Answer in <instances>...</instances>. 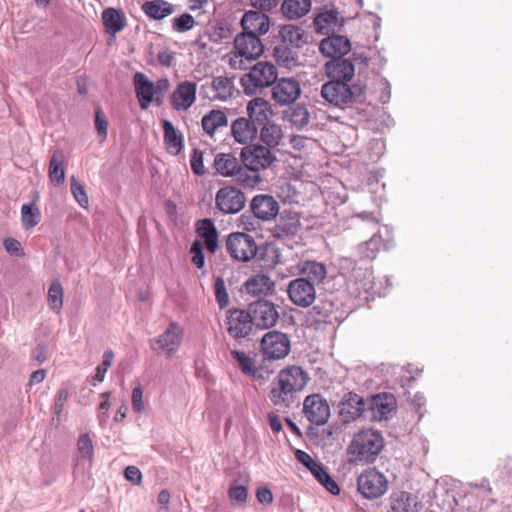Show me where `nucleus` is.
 Here are the masks:
<instances>
[{"label":"nucleus","instance_id":"f257e3e1","mask_svg":"<svg viewBox=\"0 0 512 512\" xmlns=\"http://www.w3.org/2000/svg\"><path fill=\"white\" fill-rule=\"evenodd\" d=\"M309 375L300 366L281 369L270 385L269 399L275 406L289 408L297 401V393L302 391Z\"/></svg>","mask_w":512,"mask_h":512},{"label":"nucleus","instance_id":"f03ea898","mask_svg":"<svg viewBox=\"0 0 512 512\" xmlns=\"http://www.w3.org/2000/svg\"><path fill=\"white\" fill-rule=\"evenodd\" d=\"M383 446L384 440L378 431L365 429L353 436L348 452L355 461L373 462Z\"/></svg>","mask_w":512,"mask_h":512},{"label":"nucleus","instance_id":"7ed1b4c3","mask_svg":"<svg viewBox=\"0 0 512 512\" xmlns=\"http://www.w3.org/2000/svg\"><path fill=\"white\" fill-rule=\"evenodd\" d=\"M277 80V68L270 62H257L240 82L246 95H254Z\"/></svg>","mask_w":512,"mask_h":512},{"label":"nucleus","instance_id":"20e7f679","mask_svg":"<svg viewBox=\"0 0 512 512\" xmlns=\"http://www.w3.org/2000/svg\"><path fill=\"white\" fill-rule=\"evenodd\" d=\"M357 488L364 498L378 499L388 491V480L380 471L368 468L358 476Z\"/></svg>","mask_w":512,"mask_h":512},{"label":"nucleus","instance_id":"39448f33","mask_svg":"<svg viewBox=\"0 0 512 512\" xmlns=\"http://www.w3.org/2000/svg\"><path fill=\"white\" fill-rule=\"evenodd\" d=\"M226 250L234 260L249 262L256 256L258 246L251 235L234 232L229 234L226 239Z\"/></svg>","mask_w":512,"mask_h":512},{"label":"nucleus","instance_id":"423d86ee","mask_svg":"<svg viewBox=\"0 0 512 512\" xmlns=\"http://www.w3.org/2000/svg\"><path fill=\"white\" fill-rule=\"evenodd\" d=\"M346 0H322V35L340 33L347 18L344 16L342 6Z\"/></svg>","mask_w":512,"mask_h":512},{"label":"nucleus","instance_id":"0eeeda50","mask_svg":"<svg viewBox=\"0 0 512 512\" xmlns=\"http://www.w3.org/2000/svg\"><path fill=\"white\" fill-rule=\"evenodd\" d=\"M183 339V329L177 322H171L167 329L158 337L149 341L150 348L156 353L172 357L179 349Z\"/></svg>","mask_w":512,"mask_h":512},{"label":"nucleus","instance_id":"6e6552de","mask_svg":"<svg viewBox=\"0 0 512 512\" xmlns=\"http://www.w3.org/2000/svg\"><path fill=\"white\" fill-rule=\"evenodd\" d=\"M241 160L256 173L269 168L275 161L276 156L269 148L260 144H250L242 148Z\"/></svg>","mask_w":512,"mask_h":512},{"label":"nucleus","instance_id":"1a4fd4ad","mask_svg":"<svg viewBox=\"0 0 512 512\" xmlns=\"http://www.w3.org/2000/svg\"><path fill=\"white\" fill-rule=\"evenodd\" d=\"M261 349L269 359H282L290 352V340L283 332L269 331L262 337Z\"/></svg>","mask_w":512,"mask_h":512},{"label":"nucleus","instance_id":"9d476101","mask_svg":"<svg viewBox=\"0 0 512 512\" xmlns=\"http://www.w3.org/2000/svg\"><path fill=\"white\" fill-rule=\"evenodd\" d=\"M246 202L244 193L232 186L220 188L215 196L216 207L224 214H236L241 211Z\"/></svg>","mask_w":512,"mask_h":512},{"label":"nucleus","instance_id":"9b49d317","mask_svg":"<svg viewBox=\"0 0 512 512\" xmlns=\"http://www.w3.org/2000/svg\"><path fill=\"white\" fill-rule=\"evenodd\" d=\"M247 310L256 328L268 329L274 326L279 318L276 307L268 300H257L249 304Z\"/></svg>","mask_w":512,"mask_h":512},{"label":"nucleus","instance_id":"f8f14e48","mask_svg":"<svg viewBox=\"0 0 512 512\" xmlns=\"http://www.w3.org/2000/svg\"><path fill=\"white\" fill-rule=\"evenodd\" d=\"M253 320L248 310L232 309L227 316V332L236 339L248 337L254 328Z\"/></svg>","mask_w":512,"mask_h":512},{"label":"nucleus","instance_id":"ddd939ff","mask_svg":"<svg viewBox=\"0 0 512 512\" xmlns=\"http://www.w3.org/2000/svg\"><path fill=\"white\" fill-rule=\"evenodd\" d=\"M290 300L297 306L308 307L316 297L314 284L307 278L290 281L287 289Z\"/></svg>","mask_w":512,"mask_h":512},{"label":"nucleus","instance_id":"4468645a","mask_svg":"<svg viewBox=\"0 0 512 512\" xmlns=\"http://www.w3.org/2000/svg\"><path fill=\"white\" fill-rule=\"evenodd\" d=\"M303 413L310 422L306 431V436L311 443L318 445V427L320 426V394H312L305 398L303 403Z\"/></svg>","mask_w":512,"mask_h":512},{"label":"nucleus","instance_id":"2eb2a0df","mask_svg":"<svg viewBox=\"0 0 512 512\" xmlns=\"http://www.w3.org/2000/svg\"><path fill=\"white\" fill-rule=\"evenodd\" d=\"M300 94V84L292 77L276 80L272 88V98L280 105L293 104Z\"/></svg>","mask_w":512,"mask_h":512},{"label":"nucleus","instance_id":"dca6fc26","mask_svg":"<svg viewBox=\"0 0 512 512\" xmlns=\"http://www.w3.org/2000/svg\"><path fill=\"white\" fill-rule=\"evenodd\" d=\"M234 47L237 53L247 60H255L264 52L262 41L254 34H238L234 40Z\"/></svg>","mask_w":512,"mask_h":512},{"label":"nucleus","instance_id":"f3484780","mask_svg":"<svg viewBox=\"0 0 512 512\" xmlns=\"http://www.w3.org/2000/svg\"><path fill=\"white\" fill-rule=\"evenodd\" d=\"M242 33L260 37L270 29V18L264 12L249 10L241 18Z\"/></svg>","mask_w":512,"mask_h":512},{"label":"nucleus","instance_id":"a211bd4d","mask_svg":"<svg viewBox=\"0 0 512 512\" xmlns=\"http://www.w3.org/2000/svg\"><path fill=\"white\" fill-rule=\"evenodd\" d=\"M250 209L256 218L262 221H270L277 216L279 204L273 196L259 194L251 200Z\"/></svg>","mask_w":512,"mask_h":512},{"label":"nucleus","instance_id":"6ab92c4d","mask_svg":"<svg viewBox=\"0 0 512 512\" xmlns=\"http://www.w3.org/2000/svg\"><path fill=\"white\" fill-rule=\"evenodd\" d=\"M351 50L350 40L338 33H330L322 39V54L333 59H342Z\"/></svg>","mask_w":512,"mask_h":512},{"label":"nucleus","instance_id":"aec40b11","mask_svg":"<svg viewBox=\"0 0 512 512\" xmlns=\"http://www.w3.org/2000/svg\"><path fill=\"white\" fill-rule=\"evenodd\" d=\"M371 419L381 421L387 419L396 408V399L392 394H378L369 400Z\"/></svg>","mask_w":512,"mask_h":512},{"label":"nucleus","instance_id":"412c9836","mask_svg":"<svg viewBox=\"0 0 512 512\" xmlns=\"http://www.w3.org/2000/svg\"><path fill=\"white\" fill-rule=\"evenodd\" d=\"M197 85L195 82L183 81L178 84L171 95V103L174 109L187 110L196 100Z\"/></svg>","mask_w":512,"mask_h":512},{"label":"nucleus","instance_id":"4be33fe9","mask_svg":"<svg viewBox=\"0 0 512 512\" xmlns=\"http://www.w3.org/2000/svg\"><path fill=\"white\" fill-rule=\"evenodd\" d=\"M322 97L331 104L340 106L350 101L352 94L347 83L329 81L322 85Z\"/></svg>","mask_w":512,"mask_h":512},{"label":"nucleus","instance_id":"5701e85b","mask_svg":"<svg viewBox=\"0 0 512 512\" xmlns=\"http://www.w3.org/2000/svg\"><path fill=\"white\" fill-rule=\"evenodd\" d=\"M136 96L141 109L146 110L152 101H155L154 83L142 72H136L133 76Z\"/></svg>","mask_w":512,"mask_h":512},{"label":"nucleus","instance_id":"b1692460","mask_svg":"<svg viewBox=\"0 0 512 512\" xmlns=\"http://www.w3.org/2000/svg\"><path fill=\"white\" fill-rule=\"evenodd\" d=\"M354 65L347 59H333L325 64V71L330 81L347 83L354 76Z\"/></svg>","mask_w":512,"mask_h":512},{"label":"nucleus","instance_id":"393cba45","mask_svg":"<svg viewBox=\"0 0 512 512\" xmlns=\"http://www.w3.org/2000/svg\"><path fill=\"white\" fill-rule=\"evenodd\" d=\"M364 401L357 394L349 393L347 397L340 402L339 416L344 422H349L361 416L364 412Z\"/></svg>","mask_w":512,"mask_h":512},{"label":"nucleus","instance_id":"a878e982","mask_svg":"<svg viewBox=\"0 0 512 512\" xmlns=\"http://www.w3.org/2000/svg\"><path fill=\"white\" fill-rule=\"evenodd\" d=\"M258 129L248 118L239 117L231 124V133L235 141L246 144L257 135Z\"/></svg>","mask_w":512,"mask_h":512},{"label":"nucleus","instance_id":"bb28decb","mask_svg":"<svg viewBox=\"0 0 512 512\" xmlns=\"http://www.w3.org/2000/svg\"><path fill=\"white\" fill-rule=\"evenodd\" d=\"M300 223L296 214L281 215L273 228V235L277 239H290L299 231Z\"/></svg>","mask_w":512,"mask_h":512},{"label":"nucleus","instance_id":"cd10ccee","mask_svg":"<svg viewBox=\"0 0 512 512\" xmlns=\"http://www.w3.org/2000/svg\"><path fill=\"white\" fill-rule=\"evenodd\" d=\"M247 114L249 116V120L254 125H264L268 121V118L271 114L269 103L262 98H255L249 101L247 105Z\"/></svg>","mask_w":512,"mask_h":512},{"label":"nucleus","instance_id":"c85d7f7f","mask_svg":"<svg viewBox=\"0 0 512 512\" xmlns=\"http://www.w3.org/2000/svg\"><path fill=\"white\" fill-rule=\"evenodd\" d=\"M197 233L203 238L207 250L215 253L218 249V231L211 219L205 218L198 222Z\"/></svg>","mask_w":512,"mask_h":512},{"label":"nucleus","instance_id":"c756f323","mask_svg":"<svg viewBox=\"0 0 512 512\" xmlns=\"http://www.w3.org/2000/svg\"><path fill=\"white\" fill-rule=\"evenodd\" d=\"M352 283L350 289H353L357 293V296L362 294H368L373 290V278L372 273L368 268L354 269L352 272Z\"/></svg>","mask_w":512,"mask_h":512},{"label":"nucleus","instance_id":"7c9ffc66","mask_svg":"<svg viewBox=\"0 0 512 512\" xmlns=\"http://www.w3.org/2000/svg\"><path fill=\"white\" fill-rule=\"evenodd\" d=\"M162 124L164 130V143L167 151L172 155L179 154L183 148L182 134L175 128L171 121L164 120Z\"/></svg>","mask_w":512,"mask_h":512},{"label":"nucleus","instance_id":"2f4dec72","mask_svg":"<svg viewBox=\"0 0 512 512\" xmlns=\"http://www.w3.org/2000/svg\"><path fill=\"white\" fill-rule=\"evenodd\" d=\"M142 10L151 19L162 20L174 13V6L165 0L146 1L142 5Z\"/></svg>","mask_w":512,"mask_h":512},{"label":"nucleus","instance_id":"473e14b6","mask_svg":"<svg viewBox=\"0 0 512 512\" xmlns=\"http://www.w3.org/2000/svg\"><path fill=\"white\" fill-rule=\"evenodd\" d=\"M245 290L254 296L267 295L274 290V282L269 276L258 274L245 282Z\"/></svg>","mask_w":512,"mask_h":512},{"label":"nucleus","instance_id":"72a5a7b5","mask_svg":"<svg viewBox=\"0 0 512 512\" xmlns=\"http://www.w3.org/2000/svg\"><path fill=\"white\" fill-rule=\"evenodd\" d=\"M311 9V0H284L281 5L283 15L296 20L305 16Z\"/></svg>","mask_w":512,"mask_h":512},{"label":"nucleus","instance_id":"f704fd0d","mask_svg":"<svg viewBox=\"0 0 512 512\" xmlns=\"http://www.w3.org/2000/svg\"><path fill=\"white\" fill-rule=\"evenodd\" d=\"M201 124L204 132L209 136H213L218 128L228 125V118L224 111L213 109L202 117Z\"/></svg>","mask_w":512,"mask_h":512},{"label":"nucleus","instance_id":"c9c22d12","mask_svg":"<svg viewBox=\"0 0 512 512\" xmlns=\"http://www.w3.org/2000/svg\"><path fill=\"white\" fill-rule=\"evenodd\" d=\"M102 22L107 32L115 34L124 29L126 18L121 10L107 8L102 12Z\"/></svg>","mask_w":512,"mask_h":512},{"label":"nucleus","instance_id":"e433bc0d","mask_svg":"<svg viewBox=\"0 0 512 512\" xmlns=\"http://www.w3.org/2000/svg\"><path fill=\"white\" fill-rule=\"evenodd\" d=\"M391 507L395 512H419V503L416 498L405 491L393 494Z\"/></svg>","mask_w":512,"mask_h":512},{"label":"nucleus","instance_id":"4c0bfd02","mask_svg":"<svg viewBox=\"0 0 512 512\" xmlns=\"http://www.w3.org/2000/svg\"><path fill=\"white\" fill-rule=\"evenodd\" d=\"M283 139V131L280 125L272 122H267L260 129V140L265 144V147L272 150L279 146Z\"/></svg>","mask_w":512,"mask_h":512},{"label":"nucleus","instance_id":"58836bf2","mask_svg":"<svg viewBox=\"0 0 512 512\" xmlns=\"http://www.w3.org/2000/svg\"><path fill=\"white\" fill-rule=\"evenodd\" d=\"M210 88L215 92L211 99L224 101L232 96L234 84L227 76H217L213 77Z\"/></svg>","mask_w":512,"mask_h":512},{"label":"nucleus","instance_id":"ea45409f","mask_svg":"<svg viewBox=\"0 0 512 512\" xmlns=\"http://www.w3.org/2000/svg\"><path fill=\"white\" fill-rule=\"evenodd\" d=\"M304 35V31L301 28L292 24L283 25L278 32L280 42L296 48L300 47L305 42L303 39Z\"/></svg>","mask_w":512,"mask_h":512},{"label":"nucleus","instance_id":"a19ab883","mask_svg":"<svg viewBox=\"0 0 512 512\" xmlns=\"http://www.w3.org/2000/svg\"><path fill=\"white\" fill-rule=\"evenodd\" d=\"M289 44L278 42L273 48V56L279 65L291 67L296 63L297 52Z\"/></svg>","mask_w":512,"mask_h":512},{"label":"nucleus","instance_id":"79ce46f5","mask_svg":"<svg viewBox=\"0 0 512 512\" xmlns=\"http://www.w3.org/2000/svg\"><path fill=\"white\" fill-rule=\"evenodd\" d=\"M238 159L231 153H219L215 156L214 167L216 171L225 177H231L238 167Z\"/></svg>","mask_w":512,"mask_h":512},{"label":"nucleus","instance_id":"37998d69","mask_svg":"<svg viewBox=\"0 0 512 512\" xmlns=\"http://www.w3.org/2000/svg\"><path fill=\"white\" fill-rule=\"evenodd\" d=\"M64 155L60 150L55 151L49 162V178L53 183L62 184L65 180Z\"/></svg>","mask_w":512,"mask_h":512},{"label":"nucleus","instance_id":"c03bdc74","mask_svg":"<svg viewBox=\"0 0 512 512\" xmlns=\"http://www.w3.org/2000/svg\"><path fill=\"white\" fill-rule=\"evenodd\" d=\"M231 177L247 187H254L261 181L259 173L250 170V168L245 164L242 166L240 163H238V167L235 169L234 174H232Z\"/></svg>","mask_w":512,"mask_h":512},{"label":"nucleus","instance_id":"a18cd8bd","mask_svg":"<svg viewBox=\"0 0 512 512\" xmlns=\"http://www.w3.org/2000/svg\"><path fill=\"white\" fill-rule=\"evenodd\" d=\"M381 246V237L373 235L368 241L357 247V254L362 260H373Z\"/></svg>","mask_w":512,"mask_h":512},{"label":"nucleus","instance_id":"49530a36","mask_svg":"<svg viewBox=\"0 0 512 512\" xmlns=\"http://www.w3.org/2000/svg\"><path fill=\"white\" fill-rule=\"evenodd\" d=\"M284 118L295 127L302 128L307 125L310 119V114L305 106L297 105L289 108L284 112Z\"/></svg>","mask_w":512,"mask_h":512},{"label":"nucleus","instance_id":"de8ad7c7","mask_svg":"<svg viewBox=\"0 0 512 512\" xmlns=\"http://www.w3.org/2000/svg\"><path fill=\"white\" fill-rule=\"evenodd\" d=\"M21 221L23 228L26 230L35 227L40 221L39 208L34 203L22 205Z\"/></svg>","mask_w":512,"mask_h":512},{"label":"nucleus","instance_id":"09e8293b","mask_svg":"<svg viewBox=\"0 0 512 512\" xmlns=\"http://www.w3.org/2000/svg\"><path fill=\"white\" fill-rule=\"evenodd\" d=\"M63 288L59 281H53L48 290L49 307L59 313L63 306Z\"/></svg>","mask_w":512,"mask_h":512},{"label":"nucleus","instance_id":"8fccbe9b","mask_svg":"<svg viewBox=\"0 0 512 512\" xmlns=\"http://www.w3.org/2000/svg\"><path fill=\"white\" fill-rule=\"evenodd\" d=\"M294 455L296 460L304 465L313 474L316 480L320 482V464L303 450L296 449Z\"/></svg>","mask_w":512,"mask_h":512},{"label":"nucleus","instance_id":"3c124183","mask_svg":"<svg viewBox=\"0 0 512 512\" xmlns=\"http://www.w3.org/2000/svg\"><path fill=\"white\" fill-rule=\"evenodd\" d=\"M231 355L237 361L241 371L244 374L255 376L256 369L253 364V360L245 352L239 350H232Z\"/></svg>","mask_w":512,"mask_h":512},{"label":"nucleus","instance_id":"603ef678","mask_svg":"<svg viewBox=\"0 0 512 512\" xmlns=\"http://www.w3.org/2000/svg\"><path fill=\"white\" fill-rule=\"evenodd\" d=\"M195 26V19L189 13H183L172 20V29L178 33H184Z\"/></svg>","mask_w":512,"mask_h":512},{"label":"nucleus","instance_id":"864d4df0","mask_svg":"<svg viewBox=\"0 0 512 512\" xmlns=\"http://www.w3.org/2000/svg\"><path fill=\"white\" fill-rule=\"evenodd\" d=\"M214 293L219 308H226L229 305V295L222 277L216 278L214 283Z\"/></svg>","mask_w":512,"mask_h":512},{"label":"nucleus","instance_id":"5fc2aeb1","mask_svg":"<svg viewBox=\"0 0 512 512\" xmlns=\"http://www.w3.org/2000/svg\"><path fill=\"white\" fill-rule=\"evenodd\" d=\"M71 193L81 207H88L89 199L87 193L84 189V186L76 179L75 176L71 177Z\"/></svg>","mask_w":512,"mask_h":512},{"label":"nucleus","instance_id":"6e6d98bb","mask_svg":"<svg viewBox=\"0 0 512 512\" xmlns=\"http://www.w3.org/2000/svg\"><path fill=\"white\" fill-rule=\"evenodd\" d=\"M114 352L112 350H106L103 354V360L102 363L99 364L96 368V373L94 376V380L96 382H102L105 378L106 372L108 368L113 364L114 362Z\"/></svg>","mask_w":512,"mask_h":512},{"label":"nucleus","instance_id":"4d7b16f0","mask_svg":"<svg viewBox=\"0 0 512 512\" xmlns=\"http://www.w3.org/2000/svg\"><path fill=\"white\" fill-rule=\"evenodd\" d=\"M248 496L247 487L245 485H237L234 481L228 489V497L232 502L244 503Z\"/></svg>","mask_w":512,"mask_h":512},{"label":"nucleus","instance_id":"13d9d810","mask_svg":"<svg viewBox=\"0 0 512 512\" xmlns=\"http://www.w3.org/2000/svg\"><path fill=\"white\" fill-rule=\"evenodd\" d=\"M77 448L83 458H87L89 460L92 459L94 454V448L92 440L88 434H82L79 437L77 442Z\"/></svg>","mask_w":512,"mask_h":512},{"label":"nucleus","instance_id":"bf43d9fd","mask_svg":"<svg viewBox=\"0 0 512 512\" xmlns=\"http://www.w3.org/2000/svg\"><path fill=\"white\" fill-rule=\"evenodd\" d=\"M69 397V391L67 388H61L57 392L55 403L53 405V420L56 418L60 420L61 414L63 412V408L65 403L67 402Z\"/></svg>","mask_w":512,"mask_h":512},{"label":"nucleus","instance_id":"052dcab7","mask_svg":"<svg viewBox=\"0 0 512 512\" xmlns=\"http://www.w3.org/2000/svg\"><path fill=\"white\" fill-rule=\"evenodd\" d=\"M190 166L194 174L202 176L206 173V169L203 164V152L194 148L190 157Z\"/></svg>","mask_w":512,"mask_h":512},{"label":"nucleus","instance_id":"680f3d73","mask_svg":"<svg viewBox=\"0 0 512 512\" xmlns=\"http://www.w3.org/2000/svg\"><path fill=\"white\" fill-rule=\"evenodd\" d=\"M190 254L192 256V263L199 269L205 265V255L203 247L199 240H195L190 247Z\"/></svg>","mask_w":512,"mask_h":512},{"label":"nucleus","instance_id":"e2e57ef3","mask_svg":"<svg viewBox=\"0 0 512 512\" xmlns=\"http://www.w3.org/2000/svg\"><path fill=\"white\" fill-rule=\"evenodd\" d=\"M341 434V427L339 425H328L322 428V444H332L339 438Z\"/></svg>","mask_w":512,"mask_h":512},{"label":"nucleus","instance_id":"0e129e2a","mask_svg":"<svg viewBox=\"0 0 512 512\" xmlns=\"http://www.w3.org/2000/svg\"><path fill=\"white\" fill-rule=\"evenodd\" d=\"M322 486L332 495H339L340 487L336 481L322 468Z\"/></svg>","mask_w":512,"mask_h":512},{"label":"nucleus","instance_id":"69168bd1","mask_svg":"<svg viewBox=\"0 0 512 512\" xmlns=\"http://www.w3.org/2000/svg\"><path fill=\"white\" fill-rule=\"evenodd\" d=\"M251 6L261 12H270L278 6L279 0H249Z\"/></svg>","mask_w":512,"mask_h":512},{"label":"nucleus","instance_id":"338daca9","mask_svg":"<svg viewBox=\"0 0 512 512\" xmlns=\"http://www.w3.org/2000/svg\"><path fill=\"white\" fill-rule=\"evenodd\" d=\"M125 479L133 484L139 485L142 482V472L136 466H127L124 470Z\"/></svg>","mask_w":512,"mask_h":512},{"label":"nucleus","instance_id":"774afa93","mask_svg":"<svg viewBox=\"0 0 512 512\" xmlns=\"http://www.w3.org/2000/svg\"><path fill=\"white\" fill-rule=\"evenodd\" d=\"M143 390L140 385L136 386L132 390V406L134 411L140 413L144 410V403H143Z\"/></svg>","mask_w":512,"mask_h":512}]
</instances>
